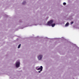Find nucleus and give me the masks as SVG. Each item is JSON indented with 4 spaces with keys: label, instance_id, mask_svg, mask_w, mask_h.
Segmentation results:
<instances>
[{
    "label": "nucleus",
    "instance_id": "f257e3e1",
    "mask_svg": "<svg viewBox=\"0 0 79 79\" xmlns=\"http://www.w3.org/2000/svg\"><path fill=\"white\" fill-rule=\"evenodd\" d=\"M53 22L54 21L53 20H50L48 22V26H52V27H54L55 26L56 24L55 23L53 24Z\"/></svg>",
    "mask_w": 79,
    "mask_h": 79
},
{
    "label": "nucleus",
    "instance_id": "f03ea898",
    "mask_svg": "<svg viewBox=\"0 0 79 79\" xmlns=\"http://www.w3.org/2000/svg\"><path fill=\"white\" fill-rule=\"evenodd\" d=\"M16 66L17 68H19L20 66V62H16Z\"/></svg>",
    "mask_w": 79,
    "mask_h": 79
},
{
    "label": "nucleus",
    "instance_id": "7ed1b4c3",
    "mask_svg": "<svg viewBox=\"0 0 79 79\" xmlns=\"http://www.w3.org/2000/svg\"><path fill=\"white\" fill-rule=\"evenodd\" d=\"M42 69H43V67H42V66H41L40 68H38V67H37L36 68V69L37 70H38V71H39V70H40V71H42Z\"/></svg>",
    "mask_w": 79,
    "mask_h": 79
},
{
    "label": "nucleus",
    "instance_id": "20e7f679",
    "mask_svg": "<svg viewBox=\"0 0 79 79\" xmlns=\"http://www.w3.org/2000/svg\"><path fill=\"white\" fill-rule=\"evenodd\" d=\"M43 56H42V55H40L38 57V59H39V60H41V59H42V57Z\"/></svg>",
    "mask_w": 79,
    "mask_h": 79
},
{
    "label": "nucleus",
    "instance_id": "39448f33",
    "mask_svg": "<svg viewBox=\"0 0 79 79\" xmlns=\"http://www.w3.org/2000/svg\"><path fill=\"white\" fill-rule=\"evenodd\" d=\"M68 25H69V23L68 22L65 25V26H68Z\"/></svg>",
    "mask_w": 79,
    "mask_h": 79
},
{
    "label": "nucleus",
    "instance_id": "423d86ee",
    "mask_svg": "<svg viewBox=\"0 0 79 79\" xmlns=\"http://www.w3.org/2000/svg\"><path fill=\"white\" fill-rule=\"evenodd\" d=\"M26 2H23L22 3V4H23V5H25V4H26Z\"/></svg>",
    "mask_w": 79,
    "mask_h": 79
},
{
    "label": "nucleus",
    "instance_id": "0eeeda50",
    "mask_svg": "<svg viewBox=\"0 0 79 79\" xmlns=\"http://www.w3.org/2000/svg\"><path fill=\"white\" fill-rule=\"evenodd\" d=\"M21 44H19V45L18 46V48H19L21 47Z\"/></svg>",
    "mask_w": 79,
    "mask_h": 79
},
{
    "label": "nucleus",
    "instance_id": "6e6552de",
    "mask_svg": "<svg viewBox=\"0 0 79 79\" xmlns=\"http://www.w3.org/2000/svg\"><path fill=\"white\" fill-rule=\"evenodd\" d=\"M63 4L64 5H66V2H64Z\"/></svg>",
    "mask_w": 79,
    "mask_h": 79
},
{
    "label": "nucleus",
    "instance_id": "1a4fd4ad",
    "mask_svg": "<svg viewBox=\"0 0 79 79\" xmlns=\"http://www.w3.org/2000/svg\"><path fill=\"white\" fill-rule=\"evenodd\" d=\"M74 23V22H71V24H73Z\"/></svg>",
    "mask_w": 79,
    "mask_h": 79
},
{
    "label": "nucleus",
    "instance_id": "9d476101",
    "mask_svg": "<svg viewBox=\"0 0 79 79\" xmlns=\"http://www.w3.org/2000/svg\"><path fill=\"white\" fill-rule=\"evenodd\" d=\"M38 72L40 73L41 72L40 71H39Z\"/></svg>",
    "mask_w": 79,
    "mask_h": 79
}]
</instances>
